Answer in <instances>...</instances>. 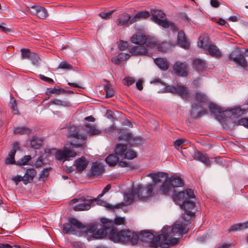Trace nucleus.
Returning a JSON list of instances; mask_svg holds the SVG:
<instances>
[{
  "label": "nucleus",
  "instance_id": "nucleus-1",
  "mask_svg": "<svg viewBox=\"0 0 248 248\" xmlns=\"http://www.w3.org/2000/svg\"><path fill=\"white\" fill-rule=\"evenodd\" d=\"M187 231L185 224L175 223L171 227H164L161 230L162 233L157 236L148 230L135 232L129 229L118 230L112 228L108 233V237L115 243L135 245L140 241L152 248H156L158 245L162 248H167L174 245L178 241L179 237Z\"/></svg>",
  "mask_w": 248,
  "mask_h": 248
},
{
  "label": "nucleus",
  "instance_id": "nucleus-2",
  "mask_svg": "<svg viewBox=\"0 0 248 248\" xmlns=\"http://www.w3.org/2000/svg\"><path fill=\"white\" fill-rule=\"evenodd\" d=\"M173 201L180 205V208L185 211L183 218L189 221L195 216L192 210L195 207V196L192 189H186L185 191L176 192L174 191L172 195Z\"/></svg>",
  "mask_w": 248,
  "mask_h": 248
},
{
  "label": "nucleus",
  "instance_id": "nucleus-3",
  "mask_svg": "<svg viewBox=\"0 0 248 248\" xmlns=\"http://www.w3.org/2000/svg\"><path fill=\"white\" fill-rule=\"evenodd\" d=\"M79 202L80 203L77 204L73 207L74 210L76 211L88 210L91 208L92 206H93L95 203L111 210L121 208L124 206V203L123 202L113 205L106 201L98 199V198L92 199L91 197H89L87 198L81 197L79 198Z\"/></svg>",
  "mask_w": 248,
  "mask_h": 248
},
{
  "label": "nucleus",
  "instance_id": "nucleus-4",
  "mask_svg": "<svg viewBox=\"0 0 248 248\" xmlns=\"http://www.w3.org/2000/svg\"><path fill=\"white\" fill-rule=\"evenodd\" d=\"M67 138L72 148H84L87 135L81 133L77 126L69 125L68 127Z\"/></svg>",
  "mask_w": 248,
  "mask_h": 248
},
{
  "label": "nucleus",
  "instance_id": "nucleus-5",
  "mask_svg": "<svg viewBox=\"0 0 248 248\" xmlns=\"http://www.w3.org/2000/svg\"><path fill=\"white\" fill-rule=\"evenodd\" d=\"M97 226L94 223H91L84 227V234H86L88 241L101 239L106 237L108 235L106 229H101L96 231Z\"/></svg>",
  "mask_w": 248,
  "mask_h": 248
},
{
  "label": "nucleus",
  "instance_id": "nucleus-6",
  "mask_svg": "<svg viewBox=\"0 0 248 248\" xmlns=\"http://www.w3.org/2000/svg\"><path fill=\"white\" fill-rule=\"evenodd\" d=\"M76 218L70 217L68 222L63 224L62 232L65 234H76L77 231H79L82 234L84 233V227H86Z\"/></svg>",
  "mask_w": 248,
  "mask_h": 248
},
{
  "label": "nucleus",
  "instance_id": "nucleus-7",
  "mask_svg": "<svg viewBox=\"0 0 248 248\" xmlns=\"http://www.w3.org/2000/svg\"><path fill=\"white\" fill-rule=\"evenodd\" d=\"M198 46L204 50H208L209 54L213 57L219 59L222 56V53L218 48L214 44H211L207 38H203L198 44Z\"/></svg>",
  "mask_w": 248,
  "mask_h": 248
},
{
  "label": "nucleus",
  "instance_id": "nucleus-8",
  "mask_svg": "<svg viewBox=\"0 0 248 248\" xmlns=\"http://www.w3.org/2000/svg\"><path fill=\"white\" fill-rule=\"evenodd\" d=\"M226 62L229 63L233 62L238 66L242 68H246L248 66V63L244 55L238 48H235L228 55Z\"/></svg>",
  "mask_w": 248,
  "mask_h": 248
},
{
  "label": "nucleus",
  "instance_id": "nucleus-9",
  "mask_svg": "<svg viewBox=\"0 0 248 248\" xmlns=\"http://www.w3.org/2000/svg\"><path fill=\"white\" fill-rule=\"evenodd\" d=\"M154 190L153 185H148L146 187L138 185L134 188V191L137 194V197L143 200L151 198L154 193Z\"/></svg>",
  "mask_w": 248,
  "mask_h": 248
},
{
  "label": "nucleus",
  "instance_id": "nucleus-10",
  "mask_svg": "<svg viewBox=\"0 0 248 248\" xmlns=\"http://www.w3.org/2000/svg\"><path fill=\"white\" fill-rule=\"evenodd\" d=\"M51 151H55V157L56 160L63 161L68 160L70 157H74L76 156L75 151L71 150L69 148L65 147L63 150H58L52 149Z\"/></svg>",
  "mask_w": 248,
  "mask_h": 248
},
{
  "label": "nucleus",
  "instance_id": "nucleus-11",
  "mask_svg": "<svg viewBox=\"0 0 248 248\" xmlns=\"http://www.w3.org/2000/svg\"><path fill=\"white\" fill-rule=\"evenodd\" d=\"M151 20L162 27H168L165 14L161 10L152 9L151 10Z\"/></svg>",
  "mask_w": 248,
  "mask_h": 248
},
{
  "label": "nucleus",
  "instance_id": "nucleus-12",
  "mask_svg": "<svg viewBox=\"0 0 248 248\" xmlns=\"http://www.w3.org/2000/svg\"><path fill=\"white\" fill-rule=\"evenodd\" d=\"M173 69L178 76L185 77L188 75V65L186 62L179 61L174 62Z\"/></svg>",
  "mask_w": 248,
  "mask_h": 248
},
{
  "label": "nucleus",
  "instance_id": "nucleus-13",
  "mask_svg": "<svg viewBox=\"0 0 248 248\" xmlns=\"http://www.w3.org/2000/svg\"><path fill=\"white\" fill-rule=\"evenodd\" d=\"M192 156L194 160L200 161L206 166H210L211 161L207 154L196 150L192 155Z\"/></svg>",
  "mask_w": 248,
  "mask_h": 248
},
{
  "label": "nucleus",
  "instance_id": "nucleus-14",
  "mask_svg": "<svg viewBox=\"0 0 248 248\" xmlns=\"http://www.w3.org/2000/svg\"><path fill=\"white\" fill-rule=\"evenodd\" d=\"M30 12L41 19H45L48 15L46 9L40 6H32Z\"/></svg>",
  "mask_w": 248,
  "mask_h": 248
},
{
  "label": "nucleus",
  "instance_id": "nucleus-15",
  "mask_svg": "<svg viewBox=\"0 0 248 248\" xmlns=\"http://www.w3.org/2000/svg\"><path fill=\"white\" fill-rule=\"evenodd\" d=\"M177 45L185 49H188L190 46V42L183 31H180L177 35Z\"/></svg>",
  "mask_w": 248,
  "mask_h": 248
},
{
  "label": "nucleus",
  "instance_id": "nucleus-16",
  "mask_svg": "<svg viewBox=\"0 0 248 248\" xmlns=\"http://www.w3.org/2000/svg\"><path fill=\"white\" fill-rule=\"evenodd\" d=\"M103 171L104 168L102 164L98 162H95L92 164L90 174L93 176H98L101 175Z\"/></svg>",
  "mask_w": 248,
  "mask_h": 248
},
{
  "label": "nucleus",
  "instance_id": "nucleus-17",
  "mask_svg": "<svg viewBox=\"0 0 248 248\" xmlns=\"http://www.w3.org/2000/svg\"><path fill=\"white\" fill-rule=\"evenodd\" d=\"M168 175V173L166 172H158L149 173L147 176L152 178L153 180L152 183L149 185H153V188L154 189L156 184L160 182L161 178Z\"/></svg>",
  "mask_w": 248,
  "mask_h": 248
},
{
  "label": "nucleus",
  "instance_id": "nucleus-18",
  "mask_svg": "<svg viewBox=\"0 0 248 248\" xmlns=\"http://www.w3.org/2000/svg\"><path fill=\"white\" fill-rule=\"evenodd\" d=\"M172 188L182 187L184 185V182L181 177L177 175H173L168 179Z\"/></svg>",
  "mask_w": 248,
  "mask_h": 248
},
{
  "label": "nucleus",
  "instance_id": "nucleus-19",
  "mask_svg": "<svg viewBox=\"0 0 248 248\" xmlns=\"http://www.w3.org/2000/svg\"><path fill=\"white\" fill-rule=\"evenodd\" d=\"M132 43L139 46H144L146 43V35L140 33L134 34L131 38Z\"/></svg>",
  "mask_w": 248,
  "mask_h": 248
},
{
  "label": "nucleus",
  "instance_id": "nucleus-20",
  "mask_svg": "<svg viewBox=\"0 0 248 248\" xmlns=\"http://www.w3.org/2000/svg\"><path fill=\"white\" fill-rule=\"evenodd\" d=\"M118 140L132 142L135 139L131 133L124 129H121L118 134Z\"/></svg>",
  "mask_w": 248,
  "mask_h": 248
},
{
  "label": "nucleus",
  "instance_id": "nucleus-21",
  "mask_svg": "<svg viewBox=\"0 0 248 248\" xmlns=\"http://www.w3.org/2000/svg\"><path fill=\"white\" fill-rule=\"evenodd\" d=\"M131 17L130 15L124 13L121 15L116 20V23L118 26H122L124 25H128L130 24Z\"/></svg>",
  "mask_w": 248,
  "mask_h": 248
},
{
  "label": "nucleus",
  "instance_id": "nucleus-22",
  "mask_svg": "<svg viewBox=\"0 0 248 248\" xmlns=\"http://www.w3.org/2000/svg\"><path fill=\"white\" fill-rule=\"evenodd\" d=\"M36 174V171L34 169L31 168L27 169L23 176L24 184L27 185L29 183H31L33 181Z\"/></svg>",
  "mask_w": 248,
  "mask_h": 248
},
{
  "label": "nucleus",
  "instance_id": "nucleus-23",
  "mask_svg": "<svg viewBox=\"0 0 248 248\" xmlns=\"http://www.w3.org/2000/svg\"><path fill=\"white\" fill-rule=\"evenodd\" d=\"M209 108L211 114L214 115L216 119H219L221 114L225 111L214 103L210 102L209 104Z\"/></svg>",
  "mask_w": 248,
  "mask_h": 248
},
{
  "label": "nucleus",
  "instance_id": "nucleus-24",
  "mask_svg": "<svg viewBox=\"0 0 248 248\" xmlns=\"http://www.w3.org/2000/svg\"><path fill=\"white\" fill-rule=\"evenodd\" d=\"M129 53L132 55H142L147 53V50L144 46H138L129 48Z\"/></svg>",
  "mask_w": 248,
  "mask_h": 248
},
{
  "label": "nucleus",
  "instance_id": "nucleus-25",
  "mask_svg": "<svg viewBox=\"0 0 248 248\" xmlns=\"http://www.w3.org/2000/svg\"><path fill=\"white\" fill-rule=\"evenodd\" d=\"M150 16L149 12L147 11H141L138 12L135 16L132 18L130 21V24H133L141 19H146Z\"/></svg>",
  "mask_w": 248,
  "mask_h": 248
},
{
  "label": "nucleus",
  "instance_id": "nucleus-26",
  "mask_svg": "<svg viewBox=\"0 0 248 248\" xmlns=\"http://www.w3.org/2000/svg\"><path fill=\"white\" fill-rule=\"evenodd\" d=\"M155 63L162 70L166 71L169 67V62L167 60L163 58H156L154 59Z\"/></svg>",
  "mask_w": 248,
  "mask_h": 248
},
{
  "label": "nucleus",
  "instance_id": "nucleus-27",
  "mask_svg": "<svg viewBox=\"0 0 248 248\" xmlns=\"http://www.w3.org/2000/svg\"><path fill=\"white\" fill-rule=\"evenodd\" d=\"M172 189V188L169 182V181L167 179L160 186L159 188V191L162 194L169 195Z\"/></svg>",
  "mask_w": 248,
  "mask_h": 248
},
{
  "label": "nucleus",
  "instance_id": "nucleus-28",
  "mask_svg": "<svg viewBox=\"0 0 248 248\" xmlns=\"http://www.w3.org/2000/svg\"><path fill=\"white\" fill-rule=\"evenodd\" d=\"M73 92L70 91H66L62 89L60 86H57L56 88H48L46 89V94L49 95L52 93L61 94L62 93H69Z\"/></svg>",
  "mask_w": 248,
  "mask_h": 248
},
{
  "label": "nucleus",
  "instance_id": "nucleus-29",
  "mask_svg": "<svg viewBox=\"0 0 248 248\" xmlns=\"http://www.w3.org/2000/svg\"><path fill=\"white\" fill-rule=\"evenodd\" d=\"M88 165V161L85 157L82 156L77 159L75 162V166L78 171L84 170Z\"/></svg>",
  "mask_w": 248,
  "mask_h": 248
},
{
  "label": "nucleus",
  "instance_id": "nucleus-30",
  "mask_svg": "<svg viewBox=\"0 0 248 248\" xmlns=\"http://www.w3.org/2000/svg\"><path fill=\"white\" fill-rule=\"evenodd\" d=\"M201 107L198 104L195 103L192 105L191 110L190 111L191 115L194 117L195 118H201L202 116L205 115L207 113L206 110L202 108V109L198 112L196 114L195 113V109H197L198 108Z\"/></svg>",
  "mask_w": 248,
  "mask_h": 248
},
{
  "label": "nucleus",
  "instance_id": "nucleus-31",
  "mask_svg": "<svg viewBox=\"0 0 248 248\" xmlns=\"http://www.w3.org/2000/svg\"><path fill=\"white\" fill-rule=\"evenodd\" d=\"M206 66V62L200 59H196L193 61V67L197 71H202Z\"/></svg>",
  "mask_w": 248,
  "mask_h": 248
},
{
  "label": "nucleus",
  "instance_id": "nucleus-32",
  "mask_svg": "<svg viewBox=\"0 0 248 248\" xmlns=\"http://www.w3.org/2000/svg\"><path fill=\"white\" fill-rule=\"evenodd\" d=\"M175 94H177L184 99H187L188 97V93L186 88L179 84H177Z\"/></svg>",
  "mask_w": 248,
  "mask_h": 248
},
{
  "label": "nucleus",
  "instance_id": "nucleus-33",
  "mask_svg": "<svg viewBox=\"0 0 248 248\" xmlns=\"http://www.w3.org/2000/svg\"><path fill=\"white\" fill-rule=\"evenodd\" d=\"M134 188L135 187H133L131 190H129L124 195L125 202L128 204L132 203L135 198H137V194L134 191Z\"/></svg>",
  "mask_w": 248,
  "mask_h": 248
},
{
  "label": "nucleus",
  "instance_id": "nucleus-34",
  "mask_svg": "<svg viewBox=\"0 0 248 248\" xmlns=\"http://www.w3.org/2000/svg\"><path fill=\"white\" fill-rule=\"evenodd\" d=\"M127 149L126 144L118 143L116 145L114 152L117 155L124 156Z\"/></svg>",
  "mask_w": 248,
  "mask_h": 248
},
{
  "label": "nucleus",
  "instance_id": "nucleus-35",
  "mask_svg": "<svg viewBox=\"0 0 248 248\" xmlns=\"http://www.w3.org/2000/svg\"><path fill=\"white\" fill-rule=\"evenodd\" d=\"M248 228V221L243 223H237L232 225L229 229V232H236Z\"/></svg>",
  "mask_w": 248,
  "mask_h": 248
},
{
  "label": "nucleus",
  "instance_id": "nucleus-36",
  "mask_svg": "<svg viewBox=\"0 0 248 248\" xmlns=\"http://www.w3.org/2000/svg\"><path fill=\"white\" fill-rule=\"evenodd\" d=\"M85 127L89 136L98 135L101 133V131L97 129L95 125H92L90 124H87L85 125Z\"/></svg>",
  "mask_w": 248,
  "mask_h": 248
},
{
  "label": "nucleus",
  "instance_id": "nucleus-37",
  "mask_svg": "<svg viewBox=\"0 0 248 248\" xmlns=\"http://www.w3.org/2000/svg\"><path fill=\"white\" fill-rule=\"evenodd\" d=\"M13 132L15 134L29 135L31 133V130L26 126H17L14 128Z\"/></svg>",
  "mask_w": 248,
  "mask_h": 248
},
{
  "label": "nucleus",
  "instance_id": "nucleus-38",
  "mask_svg": "<svg viewBox=\"0 0 248 248\" xmlns=\"http://www.w3.org/2000/svg\"><path fill=\"white\" fill-rule=\"evenodd\" d=\"M130 56L128 53H121L117 57L113 58L112 62L115 64H119L122 62L128 59Z\"/></svg>",
  "mask_w": 248,
  "mask_h": 248
},
{
  "label": "nucleus",
  "instance_id": "nucleus-39",
  "mask_svg": "<svg viewBox=\"0 0 248 248\" xmlns=\"http://www.w3.org/2000/svg\"><path fill=\"white\" fill-rule=\"evenodd\" d=\"M105 161L109 166H114L118 163L119 158L115 155L110 154L106 157Z\"/></svg>",
  "mask_w": 248,
  "mask_h": 248
},
{
  "label": "nucleus",
  "instance_id": "nucleus-40",
  "mask_svg": "<svg viewBox=\"0 0 248 248\" xmlns=\"http://www.w3.org/2000/svg\"><path fill=\"white\" fill-rule=\"evenodd\" d=\"M30 144L33 149H38L43 144V140L41 138L34 136L30 141Z\"/></svg>",
  "mask_w": 248,
  "mask_h": 248
},
{
  "label": "nucleus",
  "instance_id": "nucleus-41",
  "mask_svg": "<svg viewBox=\"0 0 248 248\" xmlns=\"http://www.w3.org/2000/svg\"><path fill=\"white\" fill-rule=\"evenodd\" d=\"M195 100L201 103V106H202L204 104L208 101L206 95L201 92H197L194 95Z\"/></svg>",
  "mask_w": 248,
  "mask_h": 248
},
{
  "label": "nucleus",
  "instance_id": "nucleus-42",
  "mask_svg": "<svg viewBox=\"0 0 248 248\" xmlns=\"http://www.w3.org/2000/svg\"><path fill=\"white\" fill-rule=\"evenodd\" d=\"M158 41L155 37L146 36V43L145 44H146L147 47L155 48L158 45Z\"/></svg>",
  "mask_w": 248,
  "mask_h": 248
},
{
  "label": "nucleus",
  "instance_id": "nucleus-43",
  "mask_svg": "<svg viewBox=\"0 0 248 248\" xmlns=\"http://www.w3.org/2000/svg\"><path fill=\"white\" fill-rule=\"evenodd\" d=\"M15 151L10 150L8 155L5 160V163L8 165H16V162L15 159Z\"/></svg>",
  "mask_w": 248,
  "mask_h": 248
},
{
  "label": "nucleus",
  "instance_id": "nucleus-44",
  "mask_svg": "<svg viewBox=\"0 0 248 248\" xmlns=\"http://www.w3.org/2000/svg\"><path fill=\"white\" fill-rule=\"evenodd\" d=\"M177 85H168L165 86L161 91H159L158 93H175L176 92Z\"/></svg>",
  "mask_w": 248,
  "mask_h": 248
},
{
  "label": "nucleus",
  "instance_id": "nucleus-45",
  "mask_svg": "<svg viewBox=\"0 0 248 248\" xmlns=\"http://www.w3.org/2000/svg\"><path fill=\"white\" fill-rule=\"evenodd\" d=\"M31 159V157L30 155H26L23 156L19 160L16 161V165L24 166L28 164V163Z\"/></svg>",
  "mask_w": 248,
  "mask_h": 248
},
{
  "label": "nucleus",
  "instance_id": "nucleus-46",
  "mask_svg": "<svg viewBox=\"0 0 248 248\" xmlns=\"http://www.w3.org/2000/svg\"><path fill=\"white\" fill-rule=\"evenodd\" d=\"M101 223L103 224V228L107 230L111 228L113 224V221L112 219H109L106 218H102L101 220Z\"/></svg>",
  "mask_w": 248,
  "mask_h": 248
},
{
  "label": "nucleus",
  "instance_id": "nucleus-47",
  "mask_svg": "<svg viewBox=\"0 0 248 248\" xmlns=\"http://www.w3.org/2000/svg\"><path fill=\"white\" fill-rule=\"evenodd\" d=\"M31 63L34 65H38L41 61V59L39 55L34 52H32L30 57L29 59Z\"/></svg>",
  "mask_w": 248,
  "mask_h": 248
},
{
  "label": "nucleus",
  "instance_id": "nucleus-48",
  "mask_svg": "<svg viewBox=\"0 0 248 248\" xmlns=\"http://www.w3.org/2000/svg\"><path fill=\"white\" fill-rule=\"evenodd\" d=\"M123 156L126 159H133L137 157V153L132 150H126Z\"/></svg>",
  "mask_w": 248,
  "mask_h": 248
},
{
  "label": "nucleus",
  "instance_id": "nucleus-49",
  "mask_svg": "<svg viewBox=\"0 0 248 248\" xmlns=\"http://www.w3.org/2000/svg\"><path fill=\"white\" fill-rule=\"evenodd\" d=\"M188 143V141L185 139H177L174 142L173 145L177 149L179 147L182 148L184 144Z\"/></svg>",
  "mask_w": 248,
  "mask_h": 248
},
{
  "label": "nucleus",
  "instance_id": "nucleus-50",
  "mask_svg": "<svg viewBox=\"0 0 248 248\" xmlns=\"http://www.w3.org/2000/svg\"><path fill=\"white\" fill-rule=\"evenodd\" d=\"M158 45L156 46L155 48L157 49L159 51L165 52L168 49V46H169L168 43L167 42H162L158 41L157 43Z\"/></svg>",
  "mask_w": 248,
  "mask_h": 248
},
{
  "label": "nucleus",
  "instance_id": "nucleus-51",
  "mask_svg": "<svg viewBox=\"0 0 248 248\" xmlns=\"http://www.w3.org/2000/svg\"><path fill=\"white\" fill-rule=\"evenodd\" d=\"M32 52L28 48L21 49V58L22 59H29Z\"/></svg>",
  "mask_w": 248,
  "mask_h": 248
},
{
  "label": "nucleus",
  "instance_id": "nucleus-52",
  "mask_svg": "<svg viewBox=\"0 0 248 248\" xmlns=\"http://www.w3.org/2000/svg\"><path fill=\"white\" fill-rule=\"evenodd\" d=\"M49 104H53L57 106H66L67 104L66 101H63L57 98L51 99L48 103Z\"/></svg>",
  "mask_w": 248,
  "mask_h": 248
},
{
  "label": "nucleus",
  "instance_id": "nucleus-53",
  "mask_svg": "<svg viewBox=\"0 0 248 248\" xmlns=\"http://www.w3.org/2000/svg\"><path fill=\"white\" fill-rule=\"evenodd\" d=\"M10 106L12 111L14 115L18 114L19 113L16 100L14 99L11 100Z\"/></svg>",
  "mask_w": 248,
  "mask_h": 248
},
{
  "label": "nucleus",
  "instance_id": "nucleus-54",
  "mask_svg": "<svg viewBox=\"0 0 248 248\" xmlns=\"http://www.w3.org/2000/svg\"><path fill=\"white\" fill-rule=\"evenodd\" d=\"M58 68L62 69L71 70L73 68V66L66 62L63 61L60 63Z\"/></svg>",
  "mask_w": 248,
  "mask_h": 248
},
{
  "label": "nucleus",
  "instance_id": "nucleus-55",
  "mask_svg": "<svg viewBox=\"0 0 248 248\" xmlns=\"http://www.w3.org/2000/svg\"><path fill=\"white\" fill-rule=\"evenodd\" d=\"M50 168H46L42 170L39 175V180H44L48 176L49 174V170Z\"/></svg>",
  "mask_w": 248,
  "mask_h": 248
},
{
  "label": "nucleus",
  "instance_id": "nucleus-56",
  "mask_svg": "<svg viewBox=\"0 0 248 248\" xmlns=\"http://www.w3.org/2000/svg\"><path fill=\"white\" fill-rule=\"evenodd\" d=\"M105 91L106 92V98H111L114 95V91L113 90L110 89L109 86H106L104 88Z\"/></svg>",
  "mask_w": 248,
  "mask_h": 248
},
{
  "label": "nucleus",
  "instance_id": "nucleus-57",
  "mask_svg": "<svg viewBox=\"0 0 248 248\" xmlns=\"http://www.w3.org/2000/svg\"><path fill=\"white\" fill-rule=\"evenodd\" d=\"M128 46V43L126 41L120 40L118 44V47L121 51H124L127 49Z\"/></svg>",
  "mask_w": 248,
  "mask_h": 248
},
{
  "label": "nucleus",
  "instance_id": "nucleus-58",
  "mask_svg": "<svg viewBox=\"0 0 248 248\" xmlns=\"http://www.w3.org/2000/svg\"><path fill=\"white\" fill-rule=\"evenodd\" d=\"M114 10H110L107 12H101L99 13V16L102 18L108 19L111 17V14L114 12Z\"/></svg>",
  "mask_w": 248,
  "mask_h": 248
},
{
  "label": "nucleus",
  "instance_id": "nucleus-59",
  "mask_svg": "<svg viewBox=\"0 0 248 248\" xmlns=\"http://www.w3.org/2000/svg\"><path fill=\"white\" fill-rule=\"evenodd\" d=\"M135 81L134 78L130 77L125 78L123 79L124 84L128 86L134 84Z\"/></svg>",
  "mask_w": 248,
  "mask_h": 248
},
{
  "label": "nucleus",
  "instance_id": "nucleus-60",
  "mask_svg": "<svg viewBox=\"0 0 248 248\" xmlns=\"http://www.w3.org/2000/svg\"><path fill=\"white\" fill-rule=\"evenodd\" d=\"M125 222V218L123 217H117L114 218L113 223L115 225H124Z\"/></svg>",
  "mask_w": 248,
  "mask_h": 248
},
{
  "label": "nucleus",
  "instance_id": "nucleus-61",
  "mask_svg": "<svg viewBox=\"0 0 248 248\" xmlns=\"http://www.w3.org/2000/svg\"><path fill=\"white\" fill-rule=\"evenodd\" d=\"M1 32L7 34H11L14 31L11 28L4 26L3 24L1 23Z\"/></svg>",
  "mask_w": 248,
  "mask_h": 248
},
{
  "label": "nucleus",
  "instance_id": "nucleus-62",
  "mask_svg": "<svg viewBox=\"0 0 248 248\" xmlns=\"http://www.w3.org/2000/svg\"><path fill=\"white\" fill-rule=\"evenodd\" d=\"M238 123L240 125L244 126L248 128V118H242L240 119Z\"/></svg>",
  "mask_w": 248,
  "mask_h": 248
},
{
  "label": "nucleus",
  "instance_id": "nucleus-63",
  "mask_svg": "<svg viewBox=\"0 0 248 248\" xmlns=\"http://www.w3.org/2000/svg\"><path fill=\"white\" fill-rule=\"evenodd\" d=\"M39 77H40V79L44 81L48 82L52 85L54 84V83H55L54 80L51 78L46 77L43 75H40Z\"/></svg>",
  "mask_w": 248,
  "mask_h": 248
},
{
  "label": "nucleus",
  "instance_id": "nucleus-64",
  "mask_svg": "<svg viewBox=\"0 0 248 248\" xmlns=\"http://www.w3.org/2000/svg\"><path fill=\"white\" fill-rule=\"evenodd\" d=\"M11 179L16 183V185L21 181H22L24 183V177L19 175L13 177Z\"/></svg>",
  "mask_w": 248,
  "mask_h": 248
}]
</instances>
